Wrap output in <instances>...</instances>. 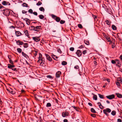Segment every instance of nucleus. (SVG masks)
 <instances>
[{"label": "nucleus", "mask_w": 122, "mask_h": 122, "mask_svg": "<svg viewBox=\"0 0 122 122\" xmlns=\"http://www.w3.org/2000/svg\"><path fill=\"white\" fill-rule=\"evenodd\" d=\"M61 74V71H57L56 74V77L57 78L60 77Z\"/></svg>", "instance_id": "12"}, {"label": "nucleus", "mask_w": 122, "mask_h": 122, "mask_svg": "<svg viewBox=\"0 0 122 122\" xmlns=\"http://www.w3.org/2000/svg\"><path fill=\"white\" fill-rule=\"evenodd\" d=\"M87 52V50H84V51H82V53L84 55Z\"/></svg>", "instance_id": "60"}, {"label": "nucleus", "mask_w": 122, "mask_h": 122, "mask_svg": "<svg viewBox=\"0 0 122 122\" xmlns=\"http://www.w3.org/2000/svg\"><path fill=\"white\" fill-rule=\"evenodd\" d=\"M15 41H16L17 44L18 45H22L24 44V43L20 40H18V41L15 40Z\"/></svg>", "instance_id": "15"}, {"label": "nucleus", "mask_w": 122, "mask_h": 122, "mask_svg": "<svg viewBox=\"0 0 122 122\" xmlns=\"http://www.w3.org/2000/svg\"><path fill=\"white\" fill-rule=\"evenodd\" d=\"M10 15L11 16H13L15 17H17L18 16L17 14H16L14 12L11 10V13L10 14Z\"/></svg>", "instance_id": "17"}, {"label": "nucleus", "mask_w": 122, "mask_h": 122, "mask_svg": "<svg viewBox=\"0 0 122 122\" xmlns=\"http://www.w3.org/2000/svg\"><path fill=\"white\" fill-rule=\"evenodd\" d=\"M32 39L34 41L36 42H37L40 41V39L39 37H32Z\"/></svg>", "instance_id": "9"}, {"label": "nucleus", "mask_w": 122, "mask_h": 122, "mask_svg": "<svg viewBox=\"0 0 122 122\" xmlns=\"http://www.w3.org/2000/svg\"><path fill=\"white\" fill-rule=\"evenodd\" d=\"M24 20L25 21L26 23L28 25H30V20L27 18H25L24 19Z\"/></svg>", "instance_id": "21"}, {"label": "nucleus", "mask_w": 122, "mask_h": 122, "mask_svg": "<svg viewBox=\"0 0 122 122\" xmlns=\"http://www.w3.org/2000/svg\"><path fill=\"white\" fill-rule=\"evenodd\" d=\"M111 27L113 30H117L116 27L114 25H112V26Z\"/></svg>", "instance_id": "27"}, {"label": "nucleus", "mask_w": 122, "mask_h": 122, "mask_svg": "<svg viewBox=\"0 0 122 122\" xmlns=\"http://www.w3.org/2000/svg\"><path fill=\"white\" fill-rule=\"evenodd\" d=\"M69 115V113L67 111L64 112L62 113V116L64 117L68 116Z\"/></svg>", "instance_id": "14"}, {"label": "nucleus", "mask_w": 122, "mask_h": 122, "mask_svg": "<svg viewBox=\"0 0 122 122\" xmlns=\"http://www.w3.org/2000/svg\"><path fill=\"white\" fill-rule=\"evenodd\" d=\"M78 71H79V74L80 76H81L82 75H83V74H84V73H83L82 72H81V71H80V70H78Z\"/></svg>", "instance_id": "50"}, {"label": "nucleus", "mask_w": 122, "mask_h": 122, "mask_svg": "<svg viewBox=\"0 0 122 122\" xmlns=\"http://www.w3.org/2000/svg\"><path fill=\"white\" fill-rule=\"evenodd\" d=\"M51 106V104L49 102L47 103L46 105V107H50Z\"/></svg>", "instance_id": "48"}, {"label": "nucleus", "mask_w": 122, "mask_h": 122, "mask_svg": "<svg viewBox=\"0 0 122 122\" xmlns=\"http://www.w3.org/2000/svg\"><path fill=\"white\" fill-rule=\"evenodd\" d=\"M116 112L115 111H113L111 112V114L113 116H114L116 115Z\"/></svg>", "instance_id": "41"}, {"label": "nucleus", "mask_w": 122, "mask_h": 122, "mask_svg": "<svg viewBox=\"0 0 122 122\" xmlns=\"http://www.w3.org/2000/svg\"><path fill=\"white\" fill-rule=\"evenodd\" d=\"M45 55L46 56L47 60L51 62L52 61V59L51 56L48 54H45Z\"/></svg>", "instance_id": "8"}, {"label": "nucleus", "mask_w": 122, "mask_h": 122, "mask_svg": "<svg viewBox=\"0 0 122 122\" xmlns=\"http://www.w3.org/2000/svg\"><path fill=\"white\" fill-rule=\"evenodd\" d=\"M77 56L78 57H80L81 56L82 53L80 50H77L76 53Z\"/></svg>", "instance_id": "10"}, {"label": "nucleus", "mask_w": 122, "mask_h": 122, "mask_svg": "<svg viewBox=\"0 0 122 122\" xmlns=\"http://www.w3.org/2000/svg\"><path fill=\"white\" fill-rule=\"evenodd\" d=\"M102 7L104 8L105 10H106L107 9V8L109 7L108 6H106L105 4H103L102 5Z\"/></svg>", "instance_id": "38"}, {"label": "nucleus", "mask_w": 122, "mask_h": 122, "mask_svg": "<svg viewBox=\"0 0 122 122\" xmlns=\"http://www.w3.org/2000/svg\"><path fill=\"white\" fill-rule=\"evenodd\" d=\"M41 26H36L35 27V31L37 32H39V30L41 28Z\"/></svg>", "instance_id": "18"}, {"label": "nucleus", "mask_w": 122, "mask_h": 122, "mask_svg": "<svg viewBox=\"0 0 122 122\" xmlns=\"http://www.w3.org/2000/svg\"><path fill=\"white\" fill-rule=\"evenodd\" d=\"M31 52L34 55L35 57H36L38 51L36 50H32Z\"/></svg>", "instance_id": "23"}, {"label": "nucleus", "mask_w": 122, "mask_h": 122, "mask_svg": "<svg viewBox=\"0 0 122 122\" xmlns=\"http://www.w3.org/2000/svg\"><path fill=\"white\" fill-rule=\"evenodd\" d=\"M71 107L75 110L79 112H81V109L79 107H76L74 106H71Z\"/></svg>", "instance_id": "13"}, {"label": "nucleus", "mask_w": 122, "mask_h": 122, "mask_svg": "<svg viewBox=\"0 0 122 122\" xmlns=\"http://www.w3.org/2000/svg\"><path fill=\"white\" fill-rule=\"evenodd\" d=\"M17 50L18 52L19 53H21L22 52V49L20 48H17Z\"/></svg>", "instance_id": "46"}, {"label": "nucleus", "mask_w": 122, "mask_h": 122, "mask_svg": "<svg viewBox=\"0 0 122 122\" xmlns=\"http://www.w3.org/2000/svg\"><path fill=\"white\" fill-rule=\"evenodd\" d=\"M84 47H85L84 45H81V46H80V47H79L78 48L80 49H81L82 48H84Z\"/></svg>", "instance_id": "64"}, {"label": "nucleus", "mask_w": 122, "mask_h": 122, "mask_svg": "<svg viewBox=\"0 0 122 122\" xmlns=\"http://www.w3.org/2000/svg\"><path fill=\"white\" fill-rule=\"evenodd\" d=\"M117 81H118L120 82V83L122 84V78L121 77H120L118 78Z\"/></svg>", "instance_id": "28"}, {"label": "nucleus", "mask_w": 122, "mask_h": 122, "mask_svg": "<svg viewBox=\"0 0 122 122\" xmlns=\"http://www.w3.org/2000/svg\"><path fill=\"white\" fill-rule=\"evenodd\" d=\"M52 18L55 20L57 22H59L61 20V18L55 15L52 14L51 15Z\"/></svg>", "instance_id": "2"}, {"label": "nucleus", "mask_w": 122, "mask_h": 122, "mask_svg": "<svg viewBox=\"0 0 122 122\" xmlns=\"http://www.w3.org/2000/svg\"><path fill=\"white\" fill-rule=\"evenodd\" d=\"M93 99L94 100H97V96L94 94L93 96Z\"/></svg>", "instance_id": "39"}, {"label": "nucleus", "mask_w": 122, "mask_h": 122, "mask_svg": "<svg viewBox=\"0 0 122 122\" xmlns=\"http://www.w3.org/2000/svg\"><path fill=\"white\" fill-rule=\"evenodd\" d=\"M42 4V3L41 2L39 1L37 4L36 5L38 6H39Z\"/></svg>", "instance_id": "56"}, {"label": "nucleus", "mask_w": 122, "mask_h": 122, "mask_svg": "<svg viewBox=\"0 0 122 122\" xmlns=\"http://www.w3.org/2000/svg\"><path fill=\"white\" fill-rule=\"evenodd\" d=\"M40 19H42L44 18V16L42 15H40L38 16Z\"/></svg>", "instance_id": "35"}, {"label": "nucleus", "mask_w": 122, "mask_h": 122, "mask_svg": "<svg viewBox=\"0 0 122 122\" xmlns=\"http://www.w3.org/2000/svg\"><path fill=\"white\" fill-rule=\"evenodd\" d=\"M9 92L11 93L12 94H15V92L14 91H13L12 90H7Z\"/></svg>", "instance_id": "47"}, {"label": "nucleus", "mask_w": 122, "mask_h": 122, "mask_svg": "<svg viewBox=\"0 0 122 122\" xmlns=\"http://www.w3.org/2000/svg\"><path fill=\"white\" fill-rule=\"evenodd\" d=\"M7 65L8 68L9 69H12V68L15 67V66L14 65H11L10 64H8Z\"/></svg>", "instance_id": "22"}, {"label": "nucleus", "mask_w": 122, "mask_h": 122, "mask_svg": "<svg viewBox=\"0 0 122 122\" xmlns=\"http://www.w3.org/2000/svg\"><path fill=\"white\" fill-rule=\"evenodd\" d=\"M116 59H115V60H111V63L113 64H116Z\"/></svg>", "instance_id": "54"}, {"label": "nucleus", "mask_w": 122, "mask_h": 122, "mask_svg": "<svg viewBox=\"0 0 122 122\" xmlns=\"http://www.w3.org/2000/svg\"><path fill=\"white\" fill-rule=\"evenodd\" d=\"M57 51L59 53H61L62 52L60 48H58L57 49Z\"/></svg>", "instance_id": "59"}, {"label": "nucleus", "mask_w": 122, "mask_h": 122, "mask_svg": "<svg viewBox=\"0 0 122 122\" xmlns=\"http://www.w3.org/2000/svg\"><path fill=\"white\" fill-rule=\"evenodd\" d=\"M103 113L106 115L107 116H108L109 115L107 113H109L111 112V110L109 108H106L105 109H104L103 110Z\"/></svg>", "instance_id": "4"}, {"label": "nucleus", "mask_w": 122, "mask_h": 122, "mask_svg": "<svg viewBox=\"0 0 122 122\" xmlns=\"http://www.w3.org/2000/svg\"><path fill=\"white\" fill-rule=\"evenodd\" d=\"M9 61L10 63L12 65H14V64L13 63V61H12V60L11 59L9 60Z\"/></svg>", "instance_id": "63"}, {"label": "nucleus", "mask_w": 122, "mask_h": 122, "mask_svg": "<svg viewBox=\"0 0 122 122\" xmlns=\"http://www.w3.org/2000/svg\"><path fill=\"white\" fill-rule=\"evenodd\" d=\"M24 32L25 34V35L27 36H29V34L28 33V30H24Z\"/></svg>", "instance_id": "26"}, {"label": "nucleus", "mask_w": 122, "mask_h": 122, "mask_svg": "<svg viewBox=\"0 0 122 122\" xmlns=\"http://www.w3.org/2000/svg\"><path fill=\"white\" fill-rule=\"evenodd\" d=\"M60 23L61 24H64L65 23V21L64 20H60Z\"/></svg>", "instance_id": "49"}, {"label": "nucleus", "mask_w": 122, "mask_h": 122, "mask_svg": "<svg viewBox=\"0 0 122 122\" xmlns=\"http://www.w3.org/2000/svg\"><path fill=\"white\" fill-rule=\"evenodd\" d=\"M84 41L85 43L87 45H90V43L89 41L84 40Z\"/></svg>", "instance_id": "34"}, {"label": "nucleus", "mask_w": 122, "mask_h": 122, "mask_svg": "<svg viewBox=\"0 0 122 122\" xmlns=\"http://www.w3.org/2000/svg\"><path fill=\"white\" fill-rule=\"evenodd\" d=\"M96 114H91L90 116L93 117H96Z\"/></svg>", "instance_id": "53"}, {"label": "nucleus", "mask_w": 122, "mask_h": 122, "mask_svg": "<svg viewBox=\"0 0 122 122\" xmlns=\"http://www.w3.org/2000/svg\"><path fill=\"white\" fill-rule=\"evenodd\" d=\"M113 44L112 45V48H114L115 47V43H112Z\"/></svg>", "instance_id": "58"}, {"label": "nucleus", "mask_w": 122, "mask_h": 122, "mask_svg": "<svg viewBox=\"0 0 122 122\" xmlns=\"http://www.w3.org/2000/svg\"><path fill=\"white\" fill-rule=\"evenodd\" d=\"M40 96H38L37 95H35V96H34V97L35 98V99L36 100H37L38 101H39V100L37 98V97H40Z\"/></svg>", "instance_id": "44"}, {"label": "nucleus", "mask_w": 122, "mask_h": 122, "mask_svg": "<svg viewBox=\"0 0 122 122\" xmlns=\"http://www.w3.org/2000/svg\"><path fill=\"white\" fill-rule=\"evenodd\" d=\"M104 37L107 40V41L110 42L109 44H111L112 43V42L110 38L108 36L106 35H105V36H104Z\"/></svg>", "instance_id": "16"}, {"label": "nucleus", "mask_w": 122, "mask_h": 122, "mask_svg": "<svg viewBox=\"0 0 122 122\" xmlns=\"http://www.w3.org/2000/svg\"><path fill=\"white\" fill-rule=\"evenodd\" d=\"M78 26L80 29H82L83 28L82 25L81 24H79L78 25Z\"/></svg>", "instance_id": "51"}, {"label": "nucleus", "mask_w": 122, "mask_h": 122, "mask_svg": "<svg viewBox=\"0 0 122 122\" xmlns=\"http://www.w3.org/2000/svg\"><path fill=\"white\" fill-rule=\"evenodd\" d=\"M105 22L106 23V24H107L108 25L109 23H111V22H109V21L108 20H106L105 21Z\"/></svg>", "instance_id": "52"}, {"label": "nucleus", "mask_w": 122, "mask_h": 122, "mask_svg": "<svg viewBox=\"0 0 122 122\" xmlns=\"http://www.w3.org/2000/svg\"><path fill=\"white\" fill-rule=\"evenodd\" d=\"M74 68L76 69H79V67L78 65H76L74 66Z\"/></svg>", "instance_id": "62"}, {"label": "nucleus", "mask_w": 122, "mask_h": 122, "mask_svg": "<svg viewBox=\"0 0 122 122\" xmlns=\"http://www.w3.org/2000/svg\"><path fill=\"white\" fill-rule=\"evenodd\" d=\"M22 55L24 57H25L26 58H27V57L28 58H29L28 56L25 53H24L23 51H22Z\"/></svg>", "instance_id": "32"}, {"label": "nucleus", "mask_w": 122, "mask_h": 122, "mask_svg": "<svg viewBox=\"0 0 122 122\" xmlns=\"http://www.w3.org/2000/svg\"><path fill=\"white\" fill-rule=\"evenodd\" d=\"M39 10L40 11H45L44 9L42 7H40L39 8Z\"/></svg>", "instance_id": "43"}, {"label": "nucleus", "mask_w": 122, "mask_h": 122, "mask_svg": "<svg viewBox=\"0 0 122 122\" xmlns=\"http://www.w3.org/2000/svg\"><path fill=\"white\" fill-rule=\"evenodd\" d=\"M22 6L23 7H28L27 4L25 3H24L22 5Z\"/></svg>", "instance_id": "33"}, {"label": "nucleus", "mask_w": 122, "mask_h": 122, "mask_svg": "<svg viewBox=\"0 0 122 122\" xmlns=\"http://www.w3.org/2000/svg\"><path fill=\"white\" fill-rule=\"evenodd\" d=\"M28 12L32 14L33 13V11L32 9H30L28 10Z\"/></svg>", "instance_id": "55"}, {"label": "nucleus", "mask_w": 122, "mask_h": 122, "mask_svg": "<svg viewBox=\"0 0 122 122\" xmlns=\"http://www.w3.org/2000/svg\"><path fill=\"white\" fill-rule=\"evenodd\" d=\"M98 95H99V97L100 98L102 99L104 98V96L103 95H102L101 94H98Z\"/></svg>", "instance_id": "45"}, {"label": "nucleus", "mask_w": 122, "mask_h": 122, "mask_svg": "<svg viewBox=\"0 0 122 122\" xmlns=\"http://www.w3.org/2000/svg\"><path fill=\"white\" fill-rule=\"evenodd\" d=\"M51 56H52V58H53L54 60H57H57H56L55 58H56V59H57L58 58V57H57L56 56L53 55V54L52 55H51Z\"/></svg>", "instance_id": "30"}, {"label": "nucleus", "mask_w": 122, "mask_h": 122, "mask_svg": "<svg viewBox=\"0 0 122 122\" xmlns=\"http://www.w3.org/2000/svg\"><path fill=\"white\" fill-rule=\"evenodd\" d=\"M35 27L34 26H30L29 27V29L30 30L35 31Z\"/></svg>", "instance_id": "24"}, {"label": "nucleus", "mask_w": 122, "mask_h": 122, "mask_svg": "<svg viewBox=\"0 0 122 122\" xmlns=\"http://www.w3.org/2000/svg\"><path fill=\"white\" fill-rule=\"evenodd\" d=\"M74 48L73 47H71L70 48V50L71 51H74Z\"/></svg>", "instance_id": "61"}, {"label": "nucleus", "mask_w": 122, "mask_h": 122, "mask_svg": "<svg viewBox=\"0 0 122 122\" xmlns=\"http://www.w3.org/2000/svg\"><path fill=\"white\" fill-rule=\"evenodd\" d=\"M105 10L107 11V12L110 14L111 15L112 14L111 11V9L109 7H108L107 9L106 10Z\"/></svg>", "instance_id": "20"}, {"label": "nucleus", "mask_w": 122, "mask_h": 122, "mask_svg": "<svg viewBox=\"0 0 122 122\" xmlns=\"http://www.w3.org/2000/svg\"><path fill=\"white\" fill-rule=\"evenodd\" d=\"M106 97L109 99L111 100L115 98V95L114 94H112L107 96Z\"/></svg>", "instance_id": "7"}, {"label": "nucleus", "mask_w": 122, "mask_h": 122, "mask_svg": "<svg viewBox=\"0 0 122 122\" xmlns=\"http://www.w3.org/2000/svg\"><path fill=\"white\" fill-rule=\"evenodd\" d=\"M5 9L2 10V13L6 17L10 15L11 10L5 7Z\"/></svg>", "instance_id": "1"}, {"label": "nucleus", "mask_w": 122, "mask_h": 122, "mask_svg": "<svg viewBox=\"0 0 122 122\" xmlns=\"http://www.w3.org/2000/svg\"><path fill=\"white\" fill-rule=\"evenodd\" d=\"M93 59L94 60V61H93L94 63V64L95 66H96L97 65V62L96 61V58L95 57H94Z\"/></svg>", "instance_id": "36"}, {"label": "nucleus", "mask_w": 122, "mask_h": 122, "mask_svg": "<svg viewBox=\"0 0 122 122\" xmlns=\"http://www.w3.org/2000/svg\"><path fill=\"white\" fill-rule=\"evenodd\" d=\"M40 63V65L43 66H46V65L47 64V63H46V62H45V59L43 60V61H42Z\"/></svg>", "instance_id": "19"}, {"label": "nucleus", "mask_w": 122, "mask_h": 122, "mask_svg": "<svg viewBox=\"0 0 122 122\" xmlns=\"http://www.w3.org/2000/svg\"><path fill=\"white\" fill-rule=\"evenodd\" d=\"M23 46L24 48H27L28 47V44L27 43H24Z\"/></svg>", "instance_id": "31"}, {"label": "nucleus", "mask_w": 122, "mask_h": 122, "mask_svg": "<svg viewBox=\"0 0 122 122\" xmlns=\"http://www.w3.org/2000/svg\"><path fill=\"white\" fill-rule=\"evenodd\" d=\"M61 64L65 66L67 64V62L65 61H63L62 62Z\"/></svg>", "instance_id": "42"}, {"label": "nucleus", "mask_w": 122, "mask_h": 122, "mask_svg": "<svg viewBox=\"0 0 122 122\" xmlns=\"http://www.w3.org/2000/svg\"><path fill=\"white\" fill-rule=\"evenodd\" d=\"M116 95L117 96V97L119 98H122V95L119 93H116Z\"/></svg>", "instance_id": "25"}, {"label": "nucleus", "mask_w": 122, "mask_h": 122, "mask_svg": "<svg viewBox=\"0 0 122 122\" xmlns=\"http://www.w3.org/2000/svg\"><path fill=\"white\" fill-rule=\"evenodd\" d=\"M15 35L17 37L19 36L23 35V34L19 31H17L15 30Z\"/></svg>", "instance_id": "11"}, {"label": "nucleus", "mask_w": 122, "mask_h": 122, "mask_svg": "<svg viewBox=\"0 0 122 122\" xmlns=\"http://www.w3.org/2000/svg\"><path fill=\"white\" fill-rule=\"evenodd\" d=\"M39 56L38 58V60L37 61V62L38 63H40L42 61H43L45 59L44 57H42V55L40 53H39Z\"/></svg>", "instance_id": "3"}, {"label": "nucleus", "mask_w": 122, "mask_h": 122, "mask_svg": "<svg viewBox=\"0 0 122 122\" xmlns=\"http://www.w3.org/2000/svg\"><path fill=\"white\" fill-rule=\"evenodd\" d=\"M92 16L95 20L96 19H97V15H95L93 14H92Z\"/></svg>", "instance_id": "40"}, {"label": "nucleus", "mask_w": 122, "mask_h": 122, "mask_svg": "<svg viewBox=\"0 0 122 122\" xmlns=\"http://www.w3.org/2000/svg\"><path fill=\"white\" fill-rule=\"evenodd\" d=\"M116 65L119 67H120L121 66V64L120 60L118 59H116Z\"/></svg>", "instance_id": "6"}, {"label": "nucleus", "mask_w": 122, "mask_h": 122, "mask_svg": "<svg viewBox=\"0 0 122 122\" xmlns=\"http://www.w3.org/2000/svg\"><path fill=\"white\" fill-rule=\"evenodd\" d=\"M116 37L119 40V41H121L122 38V33H118Z\"/></svg>", "instance_id": "5"}, {"label": "nucleus", "mask_w": 122, "mask_h": 122, "mask_svg": "<svg viewBox=\"0 0 122 122\" xmlns=\"http://www.w3.org/2000/svg\"><path fill=\"white\" fill-rule=\"evenodd\" d=\"M7 1H4L2 2V4L3 5H7Z\"/></svg>", "instance_id": "37"}, {"label": "nucleus", "mask_w": 122, "mask_h": 122, "mask_svg": "<svg viewBox=\"0 0 122 122\" xmlns=\"http://www.w3.org/2000/svg\"><path fill=\"white\" fill-rule=\"evenodd\" d=\"M120 82L117 81L116 82V84L118 86H120Z\"/></svg>", "instance_id": "57"}, {"label": "nucleus", "mask_w": 122, "mask_h": 122, "mask_svg": "<svg viewBox=\"0 0 122 122\" xmlns=\"http://www.w3.org/2000/svg\"><path fill=\"white\" fill-rule=\"evenodd\" d=\"M91 112L92 113H97L96 111L95 110V109L93 108H91Z\"/></svg>", "instance_id": "29"}]
</instances>
